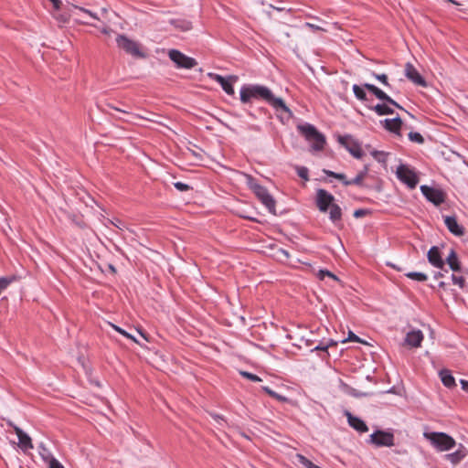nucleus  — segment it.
Listing matches in <instances>:
<instances>
[{
	"instance_id": "f257e3e1",
	"label": "nucleus",
	"mask_w": 468,
	"mask_h": 468,
	"mask_svg": "<svg viewBox=\"0 0 468 468\" xmlns=\"http://www.w3.org/2000/svg\"><path fill=\"white\" fill-rule=\"evenodd\" d=\"M239 100L243 104H251L252 101H262L271 106L276 112L287 113L288 118L292 116V111L287 107L282 98H277L266 86L261 84H244L239 90Z\"/></svg>"
},
{
	"instance_id": "f03ea898",
	"label": "nucleus",
	"mask_w": 468,
	"mask_h": 468,
	"mask_svg": "<svg viewBox=\"0 0 468 468\" xmlns=\"http://www.w3.org/2000/svg\"><path fill=\"white\" fill-rule=\"evenodd\" d=\"M335 197L328 191L319 188L316 191L315 203L321 212L329 211V218L336 223L341 219L342 210L341 207L334 203Z\"/></svg>"
},
{
	"instance_id": "7ed1b4c3",
	"label": "nucleus",
	"mask_w": 468,
	"mask_h": 468,
	"mask_svg": "<svg viewBox=\"0 0 468 468\" xmlns=\"http://www.w3.org/2000/svg\"><path fill=\"white\" fill-rule=\"evenodd\" d=\"M299 133L311 143V147L314 151H321L325 144V137L310 123L300 124L297 126Z\"/></svg>"
},
{
	"instance_id": "20e7f679",
	"label": "nucleus",
	"mask_w": 468,
	"mask_h": 468,
	"mask_svg": "<svg viewBox=\"0 0 468 468\" xmlns=\"http://www.w3.org/2000/svg\"><path fill=\"white\" fill-rule=\"evenodd\" d=\"M249 187L268 211L272 215H276V201L268 189L253 178H250Z\"/></svg>"
},
{
	"instance_id": "39448f33",
	"label": "nucleus",
	"mask_w": 468,
	"mask_h": 468,
	"mask_svg": "<svg viewBox=\"0 0 468 468\" xmlns=\"http://www.w3.org/2000/svg\"><path fill=\"white\" fill-rule=\"evenodd\" d=\"M425 436L430 440L431 443L441 452L449 451L455 446L454 439L444 432H431Z\"/></svg>"
},
{
	"instance_id": "423d86ee",
	"label": "nucleus",
	"mask_w": 468,
	"mask_h": 468,
	"mask_svg": "<svg viewBox=\"0 0 468 468\" xmlns=\"http://www.w3.org/2000/svg\"><path fill=\"white\" fill-rule=\"evenodd\" d=\"M118 48L124 50L135 58H144L145 54L141 50L140 44L133 39H130L125 35L119 34L116 37Z\"/></svg>"
},
{
	"instance_id": "0eeeda50",
	"label": "nucleus",
	"mask_w": 468,
	"mask_h": 468,
	"mask_svg": "<svg viewBox=\"0 0 468 468\" xmlns=\"http://www.w3.org/2000/svg\"><path fill=\"white\" fill-rule=\"evenodd\" d=\"M353 184L366 187L368 189L380 190V181L378 177L367 173V168L365 167L364 171L360 172L353 178Z\"/></svg>"
},
{
	"instance_id": "6e6552de",
	"label": "nucleus",
	"mask_w": 468,
	"mask_h": 468,
	"mask_svg": "<svg viewBox=\"0 0 468 468\" xmlns=\"http://www.w3.org/2000/svg\"><path fill=\"white\" fill-rule=\"evenodd\" d=\"M363 367H364V364H360L358 366L359 370L356 372V375L353 376V380H355V383L356 385V388H353V389H352L353 397L368 396L373 393L372 390L369 388H367L364 390L359 388L358 382L362 381L364 378L366 379L367 383H368L369 385H371L373 382L371 375L369 374L368 370L366 372H363L362 371Z\"/></svg>"
},
{
	"instance_id": "1a4fd4ad",
	"label": "nucleus",
	"mask_w": 468,
	"mask_h": 468,
	"mask_svg": "<svg viewBox=\"0 0 468 468\" xmlns=\"http://www.w3.org/2000/svg\"><path fill=\"white\" fill-rule=\"evenodd\" d=\"M168 57L179 69H190L197 65L194 58L187 57L177 49H170Z\"/></svg>"
},
{
	"instance_id": "9d476101",
	"label": "nucleus",
	"mask_w": 468,
	"mask_h": 468,
	"mask_svg": "<svg viewBox=\"0 0 468 468\" xmlns=\"http://www.w3.org/2000/svg\"><path fill=\"white\" fill-rule=\"evenodd\" d=\"M396 174L397 177L410 189H414L419 183L416 173L405 165H399Z\"/></svg>"
},
{
	"instance_id": "9b49d317",
	"label": "nucleus",
	"mask_w": 468,
	"mask_h": 468,
	"mask_svg": "<svg viewBox=\"0 0 468 468\" xmlns=\"http://www.w3.org/2000/svg\"><path fill=\"white\" fill-rule=\"evenodd\" d=\"M422 195L428 201L435 205L436 207L445 202L446 194L440 188L431 187L426 185L420 186Z\"/></svg>"
},
{
	"instance_id": "f8f14e48",
	"label": "nucleus",
	"mask_w": 468,
	"mask_h": 468,
	"mask_svg": "<svg viewBox=\"0 0 468 468\" xmlns=\"http://www.w3.org/2000/svg\"><path fill=\"white\" fill-rule=\"evenodd\" d=\"M367 442L374 444L377 447H390L394 445V436L392 433L388 431H376L370 434Z\"/></svg>"
},
{
	"instance_id": "ddd939ff",
	"label": "nucleus",
	"mask_w": 468,
	"mask_h": 468,
	"mask_svg": "<svg viewBox=\"0 0 468 468\" xmlns=\"http://www.w3.org/2000/svg\"><path fill=\"white\" fill-rule=\"evenodd\" d=\"M208 77L217 81L228 95H234L233 83L238 80V76L230 75L225 78L217 73H208Z\"/></svg>"
},
{
	"instance_id": "4468645a",
	"label": "nucleus",
	"mask_w": 468,
	"mask_h": 468,
	"mask_svg": "<svg viewBox=\"0 0 468 468\" xmlns=\"http://www.w3.org/2000/svg\"><path fill=\"white\" fill-rule=\"evenodd\" d=\"M405 76L415 85L426 87L425 79L419 73L417 69L410 62L405 65Z\"/></svg>"
},
{
	"instance_id": "2eb2a0df",
	"label": "nucleus",
	"mask_w": 468,
	"mask_h": 468,
	"mask_svg": "<svg viewBox=\"0 0 468 468\" xmlns=\"http://www.w3.org/2000/svg\"><path fill=\"white\" fill-rule=\"evenodd\" d=\"M364 87L368 90L370 92H372L378 99L386 101L389 105L395 106L399 109L403 110V108L395 101L391 97H389L388 94H386L383 90L378 89L377 86L369 83H366Z\"/></svg>"
},
{
	"instance_id": "dca6fc26",
	"label": "nucleus",
	"mask_w": 468,
	"mask_h": 468,
	"mask_svg": "<svg viewBox=\"0 0 468 468\" xmlns=\"http://www.w3.org/2000/svg\"><path fill=\"white\" fill-rule=\"evenodd\" d=\"M443 219L446 228L452 234L457 237H461L464 234V228L458 223L455 216H444Z\"/></svg>"
},
{
	"instance_id": "f3484780",
	"label": "nucleus",
	"mask_w": 468,
	"mask_h": 468,
	"mask_svg": "<svg viewBox=\"0 0 468 468\" xmlns=\"http://www.w3.org/2000/svg\"><path fill=\"white\" fill-rule=\"evenodd\" d=\"M14 431L18 438V446L22 451L27 452L34 448L31 438L22 429L14 426Z\"/></svg>"
},
{
	"instance_id": "a211bd4d",
	"label": "nucleus",
	"mask_w": 468,
	"mask_h": 468,
	"mask_svg": "<svg viewBox=\"0 0 468 468\" xmlns=\"http://www.w3.org/2000/svg\"><path fill=\"white\" fill-rule=\"evenodd\" d=\"M424 335L420 330H411L407 333L405 344L410 347H420L423 341Z\"/></svg>"
},
{
	"instance_id": "6ab92c4d",
	"label": "nucleus",
	"mask_w": 468,
	"mask_h": 468,
	"mask_svg": "<svg viewBox=\"0 0 468 468\" xmlns=\"http://www.w3.org/2000/svg\"><path fill=\"white\" fill-rule=\"evenodd\" d=\"M380 122L387 131L400 136L402 121L399 116L392 119H385Z\"/></svg>"
},
{
	"instance_id": "aec40b11",
	"label": "nucleus",
	"mask_w": 468,
	"mask_h": 468,
	"mask_svg": "<svg viewBox=\"0 0 468 468\" xmlns=\"http://www.w3.org/2000/svg\"><path fill=\"white\" fill-rule=\"evenodd\" d=\"M429 262L435 268L443 269L444 261L441 258L440 250L438 247H431L427 254Z\"/></svg>"
},
{
	"instance_id": "412c9836",
	"label": "nucleus",
	"mask_w": 468,
	"mask_h": 468,
	"mask_svg": "<svg viewBox=\"0 0 468 468\" xmlns=\"http://www.w3.org/2000/svg\"><path fill=\"white\" fill-rule=\"evenodd\" d=\"M466 453H467L466 449L463 445H461L457 451H455L454 452L446 454L445 457L452 463L456 464V463H460L466 456Z\"/></svg>"
},
{
	"instance_id": "4be33fe9",
	"label": "nucleus",
	"mask_w": 468,
	"mask_h": 468,
	"mask_svg": "<svg viewBox=\"0 0 468 468\" xmlns=\"http://www.w3.org/2000/svg\"><path fill=\"white\" fill-rule=\"evenodd\" d=\"M446 262L453 271H461V262L454 250H451L446 258Z\"/></svg>"
},
{
	"instance_id": "5701e85b",
	"label": "nucleus",
	"mask_w": 468,
	"mask_h": 468,
	"mask_svg": "<svg viewBox=\"0 0 468 468\" xmlns=\"http://www.w3.org/2000/svg\"><path fill=\"white\" fill-rule=\"evenodd\" d=\"M440 377L442 384L447 388H453L456 386L455 379L452 373L448 369H442L440 371Z\"/></svg>"
},
{
	"instance_id": "b1692460",
	"label": "nucleus",
	"mask_w": 468,
	"mask_h": 468,
	"mask_svg": "<svg viewBox=\"0 0 468 468\" xmlns=\"http://www.w3.org/2000/svg\"><path fill=\"white\" fill-rule=\"evenodd\" d=\"M353 344H360V345H363L365 346V349L366 351H363L364 354H366L367 351H368V353H372L370 351V348L372 347V345L371 343H369L367 340H365V339H362L360 338L359 336H357L356 334L353 333ZM359 349L358 346H356L355 345H353V356H356V352Z\"/></svg>"
},
{
	"instance_id": "393cba45",
	"label": "nucleus",
	"mask_w": 468,
	"mask_h": 468,
	"mask_svg": "<svg viewBox=\"0 0 468 468\" xmlns=\"http://www.w3.org/2000/svg\"><path fill=\"white\" fill-rule=\"evenodd\" d=\"M371 109L379 116L392 114L394 112L393 109L386 103H378Z\"/></svg>"
},
{
	"instance_id": "a878e982",
	"label": "nucleus",
	"mask_w": 468,
	"mask_h": 468,
	"mask_svg": "<svg viewBox=\"0 0 468 468\" xmlns=\"http://www.w3.org/2000/svg\"><path fill=\"white\" fill-rule=\"evenodd\" d=\"M324 173L328 176L341 180L346 186L351 184V181L347 180L346 176L345 174L335 173L326 169H324Z\"/></svg>"
},
{
	"instance_id": "bb28decb",
	"label": "nucleus",
	"mask_w": 468,
	"mask_h": 468,
	"mask_svg": "<svg viewBox=\"0 0 468 468\" xmlns=\"http://www.w3.org/2000/svg\"><path fill=\"white\" fill-rule=\"evenodd\" d=\"M353 429L358 432H366L368 431L367 424L360 419L353 416Z\"/></svg>"
},
{
	"instance_id": "cd10ccee",
	"label": "nucleus",
	"mask_w": 468,
	"mask_h": 468,
	"mask_svg": "<svg viewBox=\"0 0 468 468\" xmlns=\"http://www.w3.org/2000/svg\"><path fill=\"white\" fill-rule=\"evenodd\" d=\"M16 280V276L1 277L0 278V294Z\"/></svg>"
},
{
	"instance_id": "c85d7f7f",
	"label": "nucleus",
	"mask_w": 468,
	"mask_h": 468,
	"mask_svg": "<svg viewBox=\"0 0 468 468\" xmlns=\"http://www.w3.org/2000/svg\"><path fill=\"white\" fill-rule=\"evenodd\" d=\"M406 276L411 280H415L418 282H425L428 279V276L423 272L418 271H410L406 273Z\"/></svg>"
},
{
	"instance_id": "c756f323",
	"label": "nucleus",
	"mask_w": 468,
	"mask_h": 468,
	"mask_svg": "<svg viewBox=\"0 0 468 468\" xmlns=\"http://www.w3.org/2000/svg\"><path fill=\"white\" fill-rule=\"evenodd\" d=\"M370 154L378 162V163H381V164H385L387 162V156H388V154L383 152V151H377V150H372L370 152Z\"/></svg>"
},
{
	"instance_id": "7c9ffc66",
	"label": "nucleus",
	"mask_w": 468,
	"mask_h": 468,
	"mask_svg": "<svg viewBox=\"0 0 468 468\" xmlns=\"http://www.w3.org/2000/svg\"><path fill=\"white\" fill-rule=\"evenodd\" d=\"M39 454L40 456L42 457L43 461L48 464L50 460L52 458H55L52 453L43 445L41 444L40 445V452H39Z\"/></svg>"
},
{
	"instance_id": "2f4dec72",
	"label": "nucleus",
	"mask_w": 468,
	"mask_h": 468,
	"mask_svg": "<svg viewBox=\"0 0 468 468\" xmlns=\"http://www.w3.org/2000/svg\"><path fill=\"white\" fill-rule=\"evenodd\" d=\"M336 346V343H335L333 340L330 341L329 344H324L322 342H320L318 345H316L315 346H314L312 348L313 351H327L328 348H332V347H335Z\"/></svg>"
},
{
	"instance_id": "473e14b6",
	"label": "nucleus",
	"mask_w": 468,
	"mask_h": 468,
	"mask_svg": "<svg viewBox=\"0 0 468 468\" xmlns=\"http://www.w3.org/2000/svg\"><path fill=\"white\" fill-rule=\"evenodd\" d=\"M364 155L365 152L361 148L360 144L353 140V157L360 159Z\"/></svg>"
},
{
	"instance_id": "72a5a7b5",
	"label": "nucleus",
	"mask_w": 468,
	"mask_h": 468,
	"mask_svg": "<svg viewBox=\"0 0 468 468\" xmlns=\"http://www.w3.org/2000/svg\"><path fill=\"white\" fill-rule=\"evenodd\" d=\"M353 92L358 100H362V101L367 100V94H366L364 89L359 87L358 85H353Z\"/></svg>"
},
{
	"instance_id": "f704fd0d",
	"label": "nucleus",
	"mask_w": 468,
	"mask_h": 468,
	"mask_svg": "<svg viewBox=\"0 0 468 468\" xmlns=\"http://www.w3.org/2000/svg\"><path fill=\"white\" fill-rule=\"evenodd\" d=\"M408 136H409V139L413 143H417L419 144H421L424 143L423 136L418 132H410V133H409Z\"/></svg>"
},
{
	"instance_id": "c9c22d12",
	"label": "nucleus",
	"mask_w": 468,
	"mask_h": 468,
	"mask_svg": "<svg viewBox=\"0 0 468 468\" xmlns=\"http://www.w3.org/2000/svg\"><path fill=\"white\" fill-rule=\"evenodd\" d=\"M73 10H79L80 12L87 14L88 16H90L93 19L100 20V18L97 16V14H95V13L91 12L90 10L86 9L84 7H80V6L73 5H72V9H70V11L72 12Z\"/></svg>"
},
{
	"instance_id": "e433bc0d",
	"label": "nucleus",
	"mask_w": 468,
	"mask_h": 468,
	"mask_svg": "<svg viewBox=\"0 0 468 468\" xmlns=\"http://www.w3.org/2000/svg\"><path fill=\"white\" fill-rule=\"evenodd\" d=\"M296 172H297L298 176H300L301 178H303L304 180L309 179V170L307 167L298 166L296 169Z\"/></svg>"
},
{
	"instance_id": "4c0bfd02",
	"label": "nucleus",
	"mask_w": 468,
	"mask_h": 468,
	"mask_svg": "<svg viewBox=\"0 0 468 468\" xmlns=\"http://www.w3.org/2000/svg\"><path fill=\"white\" fill-rule=\"evenodd\" d=\"M317 277L320 280H324L325 277H330V278H332L334 280H336V276L335 274H333L331 271H327V270H320L317 272Z\"/></svg>"
},
{
	"instance_id": "58836bf2",
	"label": "nucleus",
	"mask_w": 468,
	"mask_h": 468,
	"mask_svg": "<svg viewBox=\"0 0 468 468\" xmlns=\"http://www.w3.org/2000/svg\"><path fill=\"white\" fill-rule=\"evenodd\" d=\"M240 375L253 382L261 381V378L259 376L247 371H240Z\"/></svg>"
},
{
	"instance_id": "ea45409f",
	"label": "nucleus",
	"mask_w": 468,
	"mask_h": 468,
	"mask_svg": "<svg viewBox=\"0 0 468 468\" xmlns=\"http://www.w3.org/2000/svg\"><path fill=\"white\" fill-rule=\"evenodd\" d=\"M452 281L454 284L458 285L459 287H461V288L464 287L465 280L463 276L452 274Z\"/></svg>"
},
{
	"instance_id": "a19ab883",
	"label": "nucleus",
	"mask_w": 468,
	"mask_h": 468,
	"mask_svg": "<svg viewBox=\"0 0 468 468\" xmlns=\"http://www.w3.org/2000/svg\"><path fill=\"white\" fill-rule=\"evenodd\" d=\"M174 186L180 192H186L192 189V187L189 185L185 184L183 182H176L174 183Z\"/></svg>"
},
{
	"instance_id": "79ce46f5",
	"label": "nucleus",
	"mask_w": 468,
	"mask_h": 468,
	"mask_svg": "<svg viewBox=\"0 0 468 468\" xmlns=\"http://www.w3.org/2000/svg\"><path fill=\"white\" fill-rule=\"evenodd\" d=\"M112 327L114 328V330L118 333H120L121 335H122L123 336H125L126 338L128 339H132L133 341L136 342L137 343V340L134 336H133L132 335H130L129 333H127L125 330H123L122 328L117 326V325H114L112 324Z\"/></svg>"
},
{
	"instance_id": "37998d69",
	"label": "nucleus",
	"mask_w": 468,
	"mask_h": 468,
	"mask_svg": "<svg viewBox=\"0 0 468 468\" xmlns=\"http://www.w3.org/2000/svg\"><path fill=\"white\" fill-rule=\"evenodd\" d=\"M371 214V210L367 208L356 209L353 212V217L355 218H362L367 215Z\"/></svg>"
},
{
	"instance_id": "c03bdc74",
	"label": "nucleus",
	"mask_w": 468,
	"mask_h": 468,
	"mask_svg": "<svg viewBox=\"0 0 468 468\" xmlns=\"http://www.w3.org/2000/svg\"><path fill=\"white\" fill-rule=\"evenodd\" d=\"M351 139L350 135H346L344 137L339 138V142L344 144L348 152L351 153V145L349 144V140Z\"/></svg>"
},
{
	"instance_id": "a18cd8bd",
	"label": "nucleus",
	"mask_w": 468,
	"mask_h": 468,
	"mask_svg": "<svg viewBox=\"0 0 468 468\" xmlns=\"http://www.w3.org/2000/svg\"><path fill=\"white\" fill-rule=\"evenodd\" d=\"M374 77L379 81H381L385 86L389 87L388 76L386 74H374Z\"/></svg>"
},
{
	"instance_id": "49530a36",
	"label": "nucleus",
	"mask_w": 468,
	"mask_h": 468,
	"mask_svg": "<svg viewBox=\"0 0 468 468\" xmlns=\"http://www.w3.org/2000/svg\"><path fill=\"white\" fill-rule=\"evenodd\" d=\"M48 465V468H64V466L56 458H52Z\"/></svg>"
},
{
	"instance_id": "de8ad7c7",
	"label": "nucleus",
	"mask_w": 468,
	"mask_h": 468,
	"mask_svg": "<svg viewBox=\"0 0 468 468\" xmlns=\"http://www.w3.org/2000/svg\"><path fill=\"white\" fill-rule=\"evenodd\" d=\"M55 18L60 23H67L69 19V14H59L58 16H55Z\"/></svg>"
},
{
	"instance_id": "09e8293b",
	"label": "nucleus",
	"mask_w": 468,
	"mask_h": 468,
	"mask_svg": "<svg viewBox=\"0 0 468 468\" xmlns=\"http://www.w3.org/2000/svg\"><path fill=\"white\" fill-rule=\"evenodd\" d=\"M262 390L268 394L270 397L273 398V399H276V396H277V392H275L274 390H272L271 388H270L269 387H262Z\"/></svg>"
},
{
	"instance_id": "8fccbe9b",
	"label": "nucleus",
	"mask_w": 468,
	"mask_h": 468,
	"mask_svg": "<svg viewBox=\"0 0 468 468\" xmlns=\"http://www.w3.org/2000/svg\"><path fill=\"white\" fill-rule=\"evenodd\" d=\"M49 1L52 3L53 7L56 10H59L60 5H61V1L60 0H49Z\"/></svg>"
},
{
	"instance_id": "3c124183",
	"label": "nucleus",
	"mask_w": 468,
	"mask_h": 468,
	"mask_svg": "<svg viewBox=\"0 0 468 468\" xmlns=\"http://www.w3.org/2000/svg\"><path fill=\"white\" fill-rule=\"evenodd\" d=\"M363 58V55L359 52V50H356V55L353 53V60L360 61Z\"/></svg>"
},
{
	"instance_id": "603ef678",
	"label": "nucleus",
	"mask_w": 468,
	"mask_h": 468,
	"mask_svg": "<svg viewBox=\"0 0 468 468\" xmlns=\"http://www.w3.org/2000/svg\"><path fill=\"white\" fill-rule=\"evenodd\" d=\"M107 106H108L109 108L112 109V110L117 111V112H121L125 113V114H130V112H129L128 111L119 109V108H117V107H115V106H113V105H112V104H108Z\"/></svg>"
},
{
	"instance_id": "864d4df0",
	"label": "nucleus",
	"mask_w": 468,
	"mask_h": 468,
	"mask_svg": "<svg viewBox=\"0 0 468 468\" xmlns=\"http://www.w3.org/2000/svg\"><path fill=\"white\" fill-rule=\"evenodd\" d=\"M462 388L468 392V380H461Z\"/></svg>"
},
{
	"instance_id": "5fc2aeb1",
	"label": "nucleus",
	"mask_w": 468,
	"mask_h": 468,
	"mask_svg": "<svg viewBox=\"0 0 468 468\" xmlns=\"http://www.w3.org/2000/svg\"><path fill=\"white\" fill-rule=\"evenodd\" d=\"M345 415L346 417L348 425L351 426V411L346 410H345Z\"/></svg>"
},
{
	"instance_id": "6e6d98bb",
	"label": "nucleus",
	"mask_w": 468,
	"mask_h": 468,
	"mask_svg": "<svg viewBox=\"0 0 468 468\" xmlns=\"http://www.w3.org/2000/svg\"><path fill=\"white\" fill-rule=\"evenodd\" d=\"M278 401H281V402H286L288 401V399L282 395H280V394H277L276 396V399Z\"/></svg>"
},
{
	"instance_id": "4d7b16f0",
	"label": "nucleus",
	"mask_w": 468,
	"mask_h": 468,
	"mask_svg": "<svg viewBox=\"0 0 468 468\" xmlns=\"http://www.w3.org/2000/svg\"><path fill=\"white\" fill-rule=\"evenodd\" d=\"M114 226L122 229V226L123 225L121 220H117V223L112 222Z\"/></svg>"
},
{
	"instance_id": "13d9d810",
	"label": "nucleus",
	"mask_w": 468,
	"mask_h": 468,
	"mask_svg": "<svg viewBox=\"0 0 468 468\" xmlns=\"http://www.w3.org/2000/svg\"><path fill=\"white\" fill-rule=\"evenodd\" d=\"M442 276H443V274L441 272L438 271L434 274V279L438 280L439 278H441Z\"/></svg>"
},
{
	"instance_id": "bf43d9fd",
	"label": "nucleus",
	"mask_w": 468,
	"mask_h": 468,
	"mask_svg": "<svg viewBox=\"0 0 468 468\" xmlns=\"http://www.w3.org/2000/svg\"><path fill=\"white\" fill-rule=\"evenodd\" d=\"M351 341V330L347 332V337L344 340V342Z\"/></svg>"
},
{
	"instance_id": "052dcab7",
	"label": "nucleus",
	"mask_w": 468,
	"mask_h": 468,
	"mask_svg": "<svg viewBox=\"0 0 468 468\" xmlns=\"http://www.w3.org/2000/svg\"><path fill=\"white\" fill-rule=\"evenodd\" d=\"M306 26H308V27H312V28H314V29H320V27H319L314 26V25L310 24V23H306Z\"/></svg>"
},
{
	"instance_id": "680f3d73",
	"label": "nucleus",
	"mask_w": 468,
	"mask_h": 468,
	"mask_svg": "<svg viewBox=\"0 0 468 468\" xmlns=\"http://www.w3.org/2000/svg\"><path fill=\"white\" fill-rule=\"evenodd\" d=\"M110 31H111V29H109L107 27H104V28L101 29V33L106 34V35L109 34Z\"/></svg>"
},
{
	"instance_id": "e2e57ef3",
	"label": "nucleus",
	"mask_w": 468,
	"mask_h": 468,
	"mask_svg": "<svg viewBox=\"0 0 468 468\" xmlns=\"http://www.w3.org/2000/svg\"><path fill=\"white\" fill-rule=\"evenodd\" d=\"M109 267L112 272H116V269L113 265H110Z\"/></svg>"
},
{
	"instance_id": "0e129e2a",
	"label": "nucleus",
	"mask_w": 468,
	"mask_h": 468,
	"mask_svg": "<svg viewBox=\"0 0 468 468\" xmlns=\"http://www.w3.org/2000/svg\"><path fill=\"white\" fill-rule=\"evenodd\" d=\"M79 22H80V24L90 25V23H89V22H87V21L79 20Z\"/></svg>"
},
{
	"instance_id": "69168bd1",
	"label": "nucleus",
	"mask_w": 468,
	"mask_h": 468,
	"mask_svg": "<svg viewBox=\"0 0 468 468\" xmlns=\"http://www.w3.org/2000/svg\"><path fill=\"white\" fill-rule=\"evenodd\" d=\"M439 286H440V287H444V286H445V283H444L443 282H439Z\"/></svg>"
},
{
	"instance_id": "338daca9",
	"label": "nucleus",
	"mask_w": 468,
	"mask_h": 468,
	"mask_svg": "<svg viewBox=\"0 0 468 468\" xmlns=\"http://www.w3.org/2000/svg\"><path fill=\"white\" fill-rule=\"evenodd\" d=\"M139 333H140V335H141L144 339H146V340H147V338H146L145 335H144L142 331H139Z\"/></svg>"
},
{
	"instance_id": "774afa93",
	"label": "nucleus",
	"mask_w": 468,
	"mask_h": 468,
	"mask_svg": "<svg viewBox=\"0 0 468 468\" xmlns=\"http://www.w3.org/2000/svg\"><path fill=\"white\" fill-rule=\"evenodd\" d=\"M248 115H250V116L253 117V118H255V115H254L251 112H248Z\"/></svg>"
}]
</instances>
